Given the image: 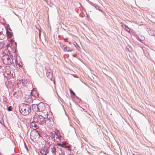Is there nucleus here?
Listing matches in <instances>:
<instances>
[{
  "mask_svg": "<svg viewBox=\"0 0 155 155\" xmlns=\"http://www.w3.org/2000/svg\"><path fill=\"white\" fill-rule=\"evenodd\" d=\"M19 108L20 112L24 116L28 115L31 111V106L28 104H22Z\"/></svg>",
  "mask_w": 155,
  "mask_h": 155,
  "instance_id": "f257e3e1",
  "label": "nucleus"
},
{
  "mask_svg": "<svg viewBox=\"0 0 155 155\" xmlns=\"http://www.w3.org/2000/svg\"><path fill=\"white\" fill-rule=\"evenodd\" d=\"M34 120L35 122L42 125H46L50 120L48 118L44 117L42 115H35L34 117Z\"/></svg>",
  "mask_w": 155,
  "mask_h": 155,
  "instance_id": "f03ea898",
  "label": "nucleus"
},
{
  "mask_svg": "<svg viewBox=\"0 0 155 155\" xmlns=\"http://www.w3.org/2000/svg\"><path fill=\"white\" fill-rule=\"evenodd\" d=\"M57 145L61 147L66 148L67 150H68L70 152H71V146L67 143L66 142H62V143H57Z\"/></svg>",
  "mask_w": 155,
  "mask_h": 155,
  "instance_id": "7ed1b4c3",
  "label": "nucleus"
},
{
  "mask_svg": "<svg viewBox=\"0 0 155 155\" xmlns=\"http://www.w3.org/2000/svg\"><path fill=\"white\" fill-rule=\"evenodd\" d=\"M5 29L6 30V35L7 38L10 39V43L12 44L14 42L15 45H16V43L14 42L12 39V37H13L12 33L8 31L6 28H5Z\"/></svg>",
  "mask_w": 155,
  "mask_h": 155,
  "instance_id": "20e7f679",
  "label": "nucleus"
},
{
  "mask_svg": "<svg viewBox=\"0 0 155 155\" xmlns=\"http://www.w3.org/2000/svg\"><path fill=\"white\" fill-rule=\"evenodd\" d=\"M38 112L43 111H44L45 109V106L42 102H40L39 104H38Z\"/></svg>",
  "mask_w": 155,
  "mask_h": 155,
  "instance_id": "39448f33",
  "label": "nucleus"
},
{
  "mask_svg": "<svg viewBox=\"0 0 155 155\" xmlns=\"http://www.w3.org/2000/svg\"><path fill=\"white\" fill-rule=\"evenodd\" d=\"M8 58H9V56L8 54L4 55L2 57V59L4 64H8L7 63H9L7 62Z\"/></svg>",
  "mask_w": 155,
  "mask_h": 155,
  "instance_id": "423d86ee",
  "label": "nucleus"
},
{
  "mask_svg": "<svg viewBox=\"0 0 155 155\" xmlns=\"http://www.w3.org/2000/svg\"><path fill=\"white\" fill-rule=\"evenodd\" d=\"M65 153L64 151L62 150L61 147H59L56 153H55V155H64Z\"/></svg>",
  "mask_w": 155,
  "mask_h": 155,
  "instance_id": "0eeeda50",
  "label": "nucleus"
},
{
  "mask_svg": "<svg viewBox=\"0 0 155 155\" xmlns=\"http://www.w3.org/2000/svg\"><path fill=\"white\" fill-rule=\"evenodd\" d=\"M58 148L57 145H55L51 148V151L53 154L55 155V153L56 152Z\"/></svg>",
  "mask_w": 155,
  "mask_h": 155,
  "instance_id": "6e6552de",
  "label": "nucleus"
},
{
  "mask_svg": "<svg viewBox=\"0 0 155 155\" xmlns=\"http://www.w3.org/2000/svg\"><path fill=\"white\" fill-rule=\"evenodd\" d=\"M46 75L47 77L49 79L51 80H52L53 74L51 72V70H48L46 72Z\"/></svg>",
  "mask_w": 155,
  "mask_h": 155,
  "instance_id": "1a4fd4ad",
  "label": "nucleus"
},
{
  "mask_svg": "<svg viewBox=\"0 0 155 155\" xmlns=\"http://www.w3.org/2000/svg\"><path fill=\"white\" fill-rule=\"evenodd\" d=\"M56 133L55 132H54V133H51L50 134V138H51L52 140L55 141V138L56 137Z\"/></svg>",
  "mask_w": 155,
  "mask_h": 155,
  "instance_id": "9d476101",
  "label": "nucleus"
},
{
  "mask_svg": "<svg viewBox=\"0 0 155 155\" xmlns=\"http://www.w3.org/2000/svg\"><path fill=\"white\" fill-rule=\"evenodd\" d=\"M136 38L138 40L141 42L145 39L144 37L141 35H139V36H136Z\"/></svg>",
  "mask_w": 155,
  "mask_h": 155,
  "instance_id": "9b49d317",
  "label": "nucleus"
},
{
  "mask_svg": "<svg viewBox=\"0 0 155 155\" xmlns=\"http://www.w3.org/2000/svg\"><path fill=\"white\" fill-rule=\"evenodd\" d=\"M38 104H33L32 105V108L33 110L35 112H38Z\"/></svg>",
  "mask_w": 155,
  "mask_h": 155,
  "instance_id": "f8f14e48",
  "label": "nucleus"
},
{
  "mask_svg": "<svg viewBox=\"0 0 155 155\" xmlns=\"http://www.w3.org/2000/svg\"><path fill=\"white\" fill-rule=\"evenodd\" d=\"M9 63H7L8 64H6V65H10L13 63V58H12L11 56H9V58H8V61Z\"/></svg>",
  "mask_w": 155,
  "mask_h": 155,
  "instance_id": "ddd939ff",
  "label": "nucleus"
},
{
  "mask_svg": "<svg viewBox=\"0 0 155 155\" xmlns=\"http://www.w3.org/2000/svg\"><path fill=\"white\" fill-rule=\"evenodd\" d=\"M64 51H72V49L68 47L67 46H65V47H64Z\"/></svg>",
  "mask_w": 155,
  "mask_h": 155,
  "instance_id": "4468645a",
  "label": "nucleus"
},
{
  "mask_svg": "<svg viewBox=\"0 0 155 155\" xmlns=\"http://www.w3.org/2000/svg\"><path fill=\"white\" fill-rule=\"evenodd\" d=\"M31 95L35 97H39L38 94L36 91H34L31 94Z\"/></svg>",
  "mask_w": 155,
  "mask_h": 155,
  "instance_id": "2eb2a0df",
  "label": "nucleus"
},
{
  "mask_svg": "<svg viewBox=\"0 0 155 155\" xmlns=\"http://www.w3.org/2000/svg\"><path fill=\"white\" fill-rule=\"evenodd\" d=\"M5 37L4 34H3L2 31H0V39L3 40Z\"/></svg>",
  "mask_w": 155,
  "mask_h": 155,
  "instance_id": "dca6fc26",
  "label": "nucleus"
},
{
  "mask_svg": "<svg viewBox=\"0 0 155 155\" xmlns=\"http://www.w3.org/2000/svg\"><path fill=\"white\" fill-rule=\"evenodd\" d=\"M42 151H43V152H44L45 153L47 154L49 152V148L48 147L45 149L42 148Z\"/></svg>",
  "mask_w": 155,
  "mask_h": 155,
  "instance_id": "f3484780",
  "label": "nucleus"
},
{
  "mask_svg": "<svg viewBox=\"0 0 155 155\" xmlns=\"http://www.w3.org/2000/svg\"><path fill=\"white\" fill-rule=\"evenodd\" d=\"M69 91H70L71 94V97H73V96H75V93L74 92V91L71 89H70Z\"/></svg>",
  "mask_w": 155,
  "mask_h": 155,
  "instance_id": "a211bd4d",
  "label": "nucleus"
},
{
  "mask_svg": "<svg viewBox=\"0 0 155 155\" xmlns=\"http://www.w3.org/2000/svg\"><path fill=\"white\" fill-rule=\"evenodd\" d=\"M124 27H125V28H124L125 30H126L129 32L130 31V29L129 28H128V27L126 25H124Z\"/></svg>",
  "mask_w": 155,
  "mask_h": 155,
  "instance_id": "6ab92c4d",
  "label": "nucleus"
},
{
  "mask_svg": "<svg viewBox=\"0 0 155 155\" xmlns=\"http://www.w3.org/2000/svg\"><path fill=\"white\" fill-rule=\"evenodd\" d=\"M7 109L9 111H11L12 110V107L11 106H9L7 107Z\"/></svg>",
  "mask_w": 155,
  "mask_h": 155,
  "instance_id": "aec40b11",
  "label": "nucleus"
},
{
  "mask_svg": "<svg viewBox=\"0 0 155 155\" xmlns=\"http://www.w3.org/2000/svg\"><path fill=\"white\" fill-rule=\"evenodd\" d=\"M150 31L152 32V33H151V34L149 33V34L150 35H154L155 34V31H154V30H150Z\"/></svg>",
  "mask_w": 155,
  "mask_h": 155,
  "instance_id": "412c9836",
  "label": "nucleus"
},
{
  "mask_svg": "<svg viewBox=\"0 0 155 155\" xmlns=\"http://www.w3.org/2000/svg\"><path fill=\"white\" fill-rule=\"evenodd\" d=\"M36 28L39 31V35L40 36V32H41V31H40V29L39 28V26L37 27V26H36Z\"/></svg>",
  "mask_w": 155,
  "mask_h": 155,
  "instance_id": "4be33fe9",
  "label": "nucleus"
},
{
  "mask_svg": "<svg viewBox=\"0 0 155 155\" xmlns=\"http://www.w3.org/2000/svg\"><path fill=\"white\" fill-rule=\"evenodd\" d=\"M24 145H25V147L26 148V149L27 151H28V148L25 143H24Z\"/></svg>",
  "mask_w": 155,
  "mask_h": 155,
  "instance_id": "5701e85b",
  "label": "nucleus"
},
{
  "mask_svg": "<svg viewBox=\"0 0 155 155\" xmlns=\"http://www.w3.org/2000/svg\"><path fill=\"white\" fill-rule=\"evenodd\" d=\"M55 137L56 138V139L57 138V139H59V140H60V137L56 134V136Z\"/></svg>",
  "mask_w": 155,
  "mask_h": 155,
  "instance_id": "b1692460",
  "label": "nucleus"
},
{
  "mask_svg": "<svg viewBox=\"0 0 155 155\" xmlns=\"http://www.w3.org/2000/svg\"><path fill=\"white\" fill-rule=\"evenodd\" d=\"M90 4L91 5L93 6L94 7L95 6V5H97L95 3H94L93 2H91L90 3Z\"/></svg>",
  "mask_w": 155,
  "mask_h": 155,
  "instance_id": "393cba45",
  "label": "nucleus"
},
{
  "mask_svg": "<svg viewBox=\"0 0 155 155\" xmlns=\"http://www.w3.org/2000/svg\"><path fill=\"white\" fill-rule=\"evenodd\" d=\"M78 100V101L79 102L81 101V99L77 96L75 95V96H74Z\"/></svg>",
  "mask_w": 155,
  "mask_h": 155,
  "instance_id": "a878e982",
  "label": "nucleus"
},
{
  "mask_svg": "<svg viewBox=\"0 0 155 155\" xmlns=\"http://www.w3.org/2000/svg\"><path fill=\"white\" fill-rule=\"evenodd\" d=\"M94 7L96 9H98V8H100V7L97 5H96Z\"/></svg>",
  "mask_w": 155,
  "mask_h": 155,
  "instance_id": "bb28decb",
  "label": "nucleus"
},
{
  "mask_svg": "<svg viewBox=\"0 0 155 155\" xmlns=\"http://www.w3.org/2000/svg\"><path fill=\"white\" fill-rule=\"evenodd\" d=\"M73 45L75 47L78 45L77 43L76 42H73Z\"/></svg>",
  "mask_w": 155,
  "mask_h": 155,
  "instance_id": "cd10ccee",
  "label": "nucleus"
},
{
  "mask_svg": "<svg viewBox=\"0 0 155 155\" xmlns=\"http://www.w3.org/2000/svg\"><path fill=\"white\" fill-rule=\"evenodd\" d=\"M76 48L78 50H79V49L80 48V47L78 45L76 47Z\"/></svg>",
  "mask_w": 155,
  "mask_h": 155,
  "instance_id": "c85d7f7f",
  "label": "nucleus"
},
{
  "mask_svg": "<svg viewBox=\"0 0 155 155\" xmlns=\"http://www.w3.org/2000/svg\"><path fill=\"white\" fill-rule=\"evenodd\" d=\"M43 152V151H42V149L40 151V153L41 154H42L43 155L44 154Z\"/></svg>",
  "mask_w": 155,
  "mask_h": 155,
  "instance_id": "c756f323",
  "label": "nucleus"
},
{
  "mask_svg": "<svg viewBox=\"0 0 155 155\" xmlns=\"http://www.w3.org/2000/svg\"><path fill=\"white\" fill-rule=\"evenodd\" d=\"M68 40V38H66L64 39V40L65 41H67Z\"/></svg>",
  "mask_w": 155,
  "mask_h": 155,
  "instance_id": "7c9ffc66",
  "label": "nucleus"
},
{
  "mask_svg": "<svg viewBox=\"0 0 155 155\" xmlns=\"http://www.w3.org/2000/svg\"><path fill=\"white\" fill-rule=\"evenodd\" d=\"M16 93H17L16 92V91L15 92H14L13 93V95H15Z\"/></svg>",
  "mask_w": 155,
  "mask_h": 155,
  "instance_id": "2f4dec72",
  "label": "nucleus"
},
{
  "mask_svg": "<svg viewBox=\"0 0 155 155\" xmlns=\"http://www.w3.org/2000/svg\"><path fill=\"white\" fill-rule=\"evenodd\" d=\"M6 46L7 47H8V46H10V44H7V45H6Z\"/></svg>",
  "mask_w": 155,
  "mask_h": 155,
  "instance_id": "473e14b6",
  "label": "nucleus"
},
{
  "mask_svg": "<svg viewBox=\"0 0 155 155\" xmlns=\"http://www.w3.org/2000/svg\"><path fill=\"white\" fill-rule=\"evenodd\" d=\"M99 8H98V9H97L99 11H100L102 12V11Z\"/></svg>",
  "mask_w": 155,
  "mask_h": 155,
  "instance_id": "72a5a7b5",
  "label": "nucleus"
},
{
  "mask_svg": "<svg viewBox=\"0 0 155 155\" xmlns=\"http://www.w3.org/2000/svg\"><path fill=\"white\" fill-rule=\"evenodd\" d=\"M6 74H7V75H8V76L9 74L8 73H6Z\"/></svg>",
  "mask_w": 155,
  "mask_h": 155,
  "instance_id": "f704fd0d",
  "label": "nucleus"
},
{
  "mask_svg": "<svg viewBox=\"0 0 155 155\" xmlns=\"http://www.w3.org/2000/svg\"><path fill=\"white\" fill-rule=\"evenodd\" d=\"M62 46H63V47H64H64H65V45H62Z\"/></svg>",
  "mask_w": 155,
  "mask_h": 155,
  "instance_id": "c9c22d12",
  "label": "nucleus"
},
{
  "mask_svg": "<svg viewBox=\"0 0 155 155\" xmlns=\"http://www.w3.org/2000/svg\"><path fill=\"white\" fill-rule=\"evenodd\" d=\"M73 56L74 57H75V56L74 55H73Z\"/></svg>",
  "mask_w": 155,
  "mask_h": 155,
  "instance_id": "e433bc0d",
  "label": "nucleus"
}]
</instances>
